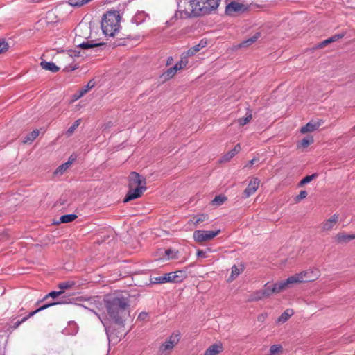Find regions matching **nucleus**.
Returning <instances> with one entry per match:
<instances>
[{
    "instance_id": "obj_1",
    "label": "nucleus",
    "mask_w": 355,
    "mask_h": 355,
    "mask_svg": "<svg viewBox=\"0 0 355 355\" xmlns=\"http://www.w3.org/2000/svg\"><path fill=\"white\" fill-rule=\"evenodd\" d=\"M129 300L121 294L105 300V307L109 317L116 323L122 324L129 316Z\"/></svg>"
},
{
    "instance_id": "obj_2",
    "label": "nucleus",
    "mask_w": 355,
    "mask_h": 355,
    "mask_svg": "<svg viewBox=\"0 0 355 355\" xmlns=\"http://www.w3.org/2000/svg\"><path fill=\"white\" fill-rule=\"evenodd\" d=\"M121 17L118 11H108L103 17L101 29L110 37H115L120 31Z\"/></svg>"
},
{
    "instance_id": "obj_3",
    "label": "nucleus",
    "mask_w": 355,
    "mask_h": 355,
    "mask_svg": "<svg viewBox=\"0 0 355 355\" xmlns=\"http://www.w3.org/2000/svg\"><path fill=\"white\" fill-rule=\"evenodd\" d=\"M92 24L80 23L75 28L74 44L81 49L92 48L93 44H89L88 40L91 37Z\"/></svg>"
},
{
    "instance_id": "obj_4",
    "label": "nucleus",
    "mask_w": 355,
    "mask_h": 355,
    "mask_svg": "<svg viewBox=\"0 0 355 355\" xmlns=\"http://www.w3.org/2000/svg\"><path fill=\"white\" fill-rule=\"evenodd\" d=\"M185 15L187 17H195L207 14L203 0H190L184 2Z\"/></svg>"
},
{
    "instance_id": "obj_5",
    "label": "nucleus",
    "mask_w": 355,
    "mask_h": 355,
    "mask_svg": "<svg viewBox=\"0 0 355 355\" xmlns=\"http://www.w3.org/2000/svg\"><path fill=\"white\" fill-rule=\"evenodd\" d=\"M185 277V272L182 270H177L166 273L162 276L155 278V283L163 284L166 282H181Z\"/></svg>"
},
{
    "instance_id": "obj_6",
    "label": "nucleus",
    "mask_w": 355,
    "mask_h": 355,
    "mask_svg": "<svg viewBox=\"0 0 355 355\" xmlns=\"http://www.w3.org/2000/svg\"><path fill=\"white\" fill-rule=\"evenodd\" d=\"M220 232V230L216 231L196 230L193 232V238L196 242L202 243L212 240L214 237L218 236Z\"/></svg>"
},
{
    "instance_id": "obj_7",
    "label": "nucleus",
    "mask_w": 355,
    "mask_h": 355,
    "mask_svg": "<svg viewBox=\"0 0 355 355\" xmlns=\"http://www.w3.org/2000/svg\"><path fill=\"white\" fill-rule=\"evenodd\" d=\"M303 283L314 282L318 279L321 273L320 270L316 268H311L308 270L299 272Z\"/></svg>"
},
{
    "instance_id": "obj_8",
    "label": "nucleus",
    "mask_w": 355,
    "mask_h": 355,
    "mask_svg": "<svg viewBox=\"0 0 355 355\" xmlns=\"http://www.w3.org/2000/svg\"><path fill=\"white\" fill-rule=\"evenodd\" d=\"M128 188L129 190L123 200L124 202H128L132 200L140 198L143 193L146 190V185Z\"/></svg>"
},
{
    "instance_id": "obj_9",
    "label": "nucleus",
    "mask_w": 355,
    "mask_h": 355,
    "mask_svg": "<svg viewBox=\"0 0 355 355\" xmlns=\"http://www.w3.org/2000/svg\"><path fill=\"white\" fill-rule=\"evenodd\" d=\"M248 10V7L237 1H232L227 5L225 8V13L228 15H234L236 13L244 12Z\"/></svg>"
},
{
    "instance_id": "obj_10",
    "label": "nucleus",
    "mask_w": 355,
    "mask_h": 355,
    "mask_svg": "<svg viewBox=\"0 0 355 355\" xmlns=\"http://www.w3.org/2000/svg\"><path fill=\"white\" fill-rule=\"evenodd\" d=\"M180 340L179 334H172L171 336L161 345L159 349L162 352L172 350Z\"/></svg>"
},
{
    "instance_id": "obj_11",
    "label": "nucleus",
    "mask_w": 355,
    "mask_h": 355,
    "mask_svg": "<svg viewBox=\"0 0 355 355\" xmlns=\"http://www.w3.org/2000/svg\"><path fill=\"white\" fill-rule=\"evenodd\" d=\"M146 180L137 172H131L128 176V187L146 186Z\"/></svg>"
},
{
    "instance_id": "obj_12",
    "label": "nucleus",
    "mask_w": 355,
    "mask_h": 355,
    "mask_svg": "<svg viewBox=\"0 0 355 355\" xmlns=\"http://www.w3.org/2000/svg\"><path fill=\"white\" fill-rule=\"evenodd\" d=\"M270 293L269 291V287H266L263 289L256 291L251 293L248 298V302H257L266 298H268L270 296Z\"/></svg>"
},
{
    "instance_id": "obj_13",
    "label": "nucleus",
    "mask_w": 355,
    "mask_h": 355,
    "mask_svg": "<svg viewBox=\"0 0 355 355\" xmlns=\"http://www.w3.org/2000/svg\"><path fill=\"white\" fill-rule=\"evenodd\" d=\"M339 220V215L337 214H334L327 220L323 221L320 227L322 232H329L332 230L334 227L337 225L338 221Z\"/></svg>"
},
{
    "instance_id": "obj_14",
    "label": "nucleus",
    "mask_w": 355,
    "mask_h": 355,
    "mask_svg": "<svg viewBox=\"0 0 355 355\" xmlns=\"http://www.w3.org/2000/svg\"><path fill=\"white\" fill-rule=\"evenodd\" d=\"M100 35L99 28L97 26H92L91 37H89L88 42L89 44H94L92 45V48L104 44L103 42H100Z\"/></svg>"
},
{
    "instance_id": "obj_15",
    "label": "nucleus",
    "mask_w": 355,
    "mask_h": 355,
    "mask_svg": "<svg viewBox=\"0 0 355 355\" xmlns=\"http://www.w3.org/2000/svg\"><path fill=\"white\" fill-rule=\"evenodd\" d=\"M60 304V303L59 302H53V303L46 304H44V305L40 306V308H38L37 309L35 310L34 311L30 312L26 316L24 317L21 320H17V322H15L14 323L13 327L14 328H17L20 324L24 323L25 321H26L31 317H32L34 315H35L37 313H38V312H40L41 311L45 310V309H46L47 308H49L50 306H54V305H56V304Z\"/></svg>"
},
{
    "instance_id": "obj_16",
    "label": "nucleus",
    "mask_w": 355,
    "mask_h": 355,
    "mask_svg": "<svg viewBox=\"0 0 355 355\" xmlns=\"http://www.w3.org/2000/svg\"><path fill=\"white\" fill-rule=\"evenodd\" d=\"M260 184V180L257 178H253L250 180L248 185L243 191L245 198H249L254 194L258 189Z\"/></svg>"
},
{
    "instance_id": "obj_17",
    "label": "nucleus",
    "mask_w": 355,
    "mask_h": 355,
    "mask_svg": "<svg viewBox=\"0 0 355 355\" xmlns=\"http://www.w3.org/2000/svg\"><path fill=\"white\" fill-rule=\"evenodd\" d=\"M207 44V40L202 39L198 44L191 47L186 52H184L183 54L188 58V57L194 55L202 49L206 47Z\"/></svg>"
},
{
    "instance_id": "obj_18",
    "label": "nucleus",
    "mask_w": 355,
    "mask_h": 355,
    "mask_svg": "<svg viewBox=\"0 0 355 355\" xmlns=\"http://www.w3.org/2000/svg\"><path fill=\"white\" fill-rule=\"evenodd\" d=\"M223 351V345L221 342L211 345L204 352L203 355H218Z\"/></svg>"
},
{
    "instance_id": "obj_19",
    "label": "nucleus",
    "mask_w": 355,
    "mask_h": 355,
    "mask_svg": "<svg viewBox=\"0 0 355 355\" xmlns=\"http://www.w3.org/2000/svg\"><path fill=\"white\" fill-rule=\"evenodd\" d=\"M322 123L320 121L318 122H309L304 126H302L300 128V132L302 134H306L308 132H311L316 130L320 125Z\"/></svg>"
},
{
    "instance_id": "obj_20",
    "label": "nucleus",
    "mask_w": 355,
    "mask_h": 355,
    "mask_svg": "<svg viewBox=\"0 0 355 355\" xmlns=\"http://www.w3.org/2000/svg\"><path fill=\"white\" fill-rule=\"evenodd\" d=\"M288 288L289 287L286 283V280L285 279L275 284L271 288H269V291L270 295H272L273 293H279Z\"/></svg>"
},
{
    "instance_id": "obj_21",
    "label": "nucleus",
    "mask_w": 355,
    "mask_h": 355,
    "mask_svg": "<svg viewBox=\"0 0 355 355\" xmlns=\"http://www.w3.org/2000/svg\"><path fill=\"white\" fill-rule=\"evenodd\" d=\"M314 139L313 136H308L303 139H302L300 142L297 144V148L302 151L304 150L308 146L313 144Z\"/></svg>"
},
{
    "instance_id": "obj_22",
    "label": "nucleus",
    "mask_w": 355,
    "mask_h": 355,
    "mask_svg": "<svg viewBox=\"0 0 355 355\" xmlns=\"http://www.w3.org/2000/svg\"><path fill=\"white\" fill-rule=\"evenodd\" d=\"M73 58L71 55L69 53H64L62 55V64L64 66V69L66 71H73L76 69V67H71L68 65V64L73 62Z\"/></svg>"
},
{
    "instance_id": "obj_23",
    "label": "nucleus",
    "mask_w": 355,
    "mask_h": 355,
    "mask_svg": "<svg viewBox=\"0 0 355 355\" xmlns=\"http://www.w3.org/2000/svg\"><path fill=\"white\" fill-rule=\"evenodd\" d=\"M336 241L338 243H347L351 240L355 239V234H347L345 233H338L335 236Z\"/></svg>"
},
{
    "instance_id": "obj_24",
    "label": "nucleus",
    "mask_w": 355,
    "mask_h": 355,
    "mask_svg": "<svg viewBox=\"0 0 355 355\" xmlns=\"http://www.w3.org/2000/svg\"><path fill=\"white\" fill-rule=\"evenodd\" d=\"M203 2L205 3V7L208 14L218 7L220 0H203Z\"/></svg>"
},
{
    "instance_id": "obj_25",
    "label": "nucleus",
    "mask_w": 355,
    "mask_h": 355,
    "mask_svg": "<svg viewBox=\"0 0 355 355\" xmlns=\"http://www.w3.org/2000/svg\"><path fill=\"white\" fill-rule=\"evenodd\" d=\"M40 65L43 69L51 71L53 73H55V72L58 71L60 69V67L56 66V64L53 62L42 61L40 63Z\"/></svg>"
},
{
    "instance_id": "obj_26",
    "label": "nucleus",
    "mask_w": 355,
    "mask_h": 355,
    "mask_svg": "<svg viewBox=\"0 0 355 355\" xmlns=\"http://www.w3.org/2000/svg\"><path fill=\"white\" fill-rule=\"evenodd\" d=\"M260 37V33H257L254 34L252 37L243 41V42L238 44L236 46L237 49L242 48V47H248L250 45H252L253 43H254L258 38Z\"/></svg>"
},
{
    "instance_id": "obj_27",
    "label": "nucleus",
    "mask_w": 355,
    "mask_h": 355,
    "mask_svg": "<svg viewBox=\"0 0 355 355\" xmlns=\"http://www.w3.org/2000/svg\"><path fill=\"white\" fill-rule=\"evenodd\" d=\"M286 280V283L288 284V287H291L293 284L303 283V280L301 279V276H300V273H296V274L289 277Z\"/></svg>"
},
{
    "instance_id": "obj_28",
    "label": "nucleus",
    "mask_w": 355,
    "mask_h": 355,
    "mask_svg": "<svg viewBox=\"0 0 355 355\" xmlns=\"http://www.w3.org/2000/svg\"><path fill=\"white\" fill-rule=\"evenodd\" d=\"M208 216L207 214H198L189 220V223H192L194 226L198 225L200 223L207 220Z\"/></svg>"
},
{
    "instance_id": "obj_29",
    "label": "nucleus",
    "mask_w": 355,
    "mask_h": 355,
    "mask_svg": "<svg viewBox=\"0 0 355 355\" xmlns=\"http://www.w3.org/2000/svg\"><path fill=\"white\" fill-rule=\"evenodd\" d=\"M283 347L281 345H272L269 349L268 355H280L283 353Z\"/></svg>"
},
{
    "instance_id": "obj_30",
    "label": "nucleus",
    "mask_w": 355,
    "mask_h": 355,
    "mask_svg": "<svg viewBox=\"0 0 355 355\" xmlns=\"http://www.w3.org/2000/svg\"><path fill=\"white\" fill-rule=\"evenodd\" d=\"M38 135L39 130L37 129L34 130L24 138L23 142L24 144H31L38 137Z\"/></svg>"
},
{
    "instance_id": "obj_31",
    "label": "nucleus",
    "mask_w": 355,
    "mask_h": 355,
    "mask_svg": "<svg viewBox=\"0 0 355 355\" xmlns=\"http://www.w3.org/2000/svg\"><path fill=\"white\" fill-rule=\"evenodd\" d=\"M80 123H81L80 119L76 120L75 122L73 123V124L71 127H69L68 128V130L66 131L65 135L67 137H71L73 134V132H75L76 128L80 125Z\"/></svg>"
},
{
    "instance_id": "obj_32",
    "label": "nucleus",
    "mask_w": 355,
    "mask_h": 355,
    "mask_svg": "<svg viewBox=\"0 0 355 355\" xmlns=\"http://www.w3.org/2000/svg\"><path fill=\"white\" fill-rule=\"evenodd\" d=\"M293 314V311L291 309H286L282 315L279 317L277 321L280 323H284L287 321L290 317Z\"/></svg>"
},
{
    "instance_id": "obj_33",
    "label": "nucleus",
    "mask_w": 355,
    "mask_h": 355,
    "mask_svg": "<svg viewBox=\"0 0 355 355\" xmlns=\"http://www.w3.org/2000/svg\"><path fill=\"white\" fill-rule=\"evenodd\" d=\"M252 119V114L250 110L246 114L245 117H241L238 119L237 122L239 123L240 126H244L245 124L248 123Z\"/></svg>"
},
{
    "instance_id": "obj_34",
    "label": "nucleus",
    "mask_w": 355,
    "mask_h": 355,
    "mask_svg": "<svg viewBox=\"0 0 355 355\" xmlns=\"http://www.w3.org/2000/svg\"><path fill=\"white\" fill-rule=\"evenodd\" d=\"M187 58L182 53L181 56V60L174 65V67L176 69L177 71H179L184 68L187 65Z\"/></svg>"
},
{
    "instance_id": "obj_35",
    "label": "nucleus",
    "mask_w": 355,
    "mask_h": 355,
    "mask_svg": "<svg viewBox=\"0 0 355 355\" xmlns=\"http://www.w3.org/2000/svg\"><path fill=\"white\" fill-rule=\"evenodd\" d=\"M95 85V83L94 80H89L87 85L83 87L81 89L79 90V96H83L89 89L93 88Z\"/></svg>"
},
{
    "instance_id": "obj_36",
    "label": "nucleus",
    "mask_w": 355,
    "mask_h": 355,
    "mask_svg": "<svg viewBox=\"0 0 355 355\" xmlns=\"http://www.w3.org/2000/svg\"><path fill=\"white\" fill-rule=\"evenodd\" d=\"M77 218V216L76 214H66L63 215L60 218V221L62 223H67L73 221Z\"/></svg>"
},
{
    "instance_id": "obj_37",
    "label": "nucleus",
    "mask_w": 355,
    "mask_h": 355,
    "mask_svg": "<svg viewBox=\"0 0 355 355\" xmlns=\"http://www.w3.org/2000/svg\"><path fill=\"white\" fill-rule=\"evenodd\" d=\"M165 254L168 259H176L178 258V251L175 250L167 249L165 250Z\"/></svg>"
},
{
    "instance_id": "obj_38",
    "label": "nucleus",
    "mask_w": 355,
    "mask_h": 355,
    "mask_svg": "<svg viewBox=\"0 0 355 355\" xmlns=\"http://www.w3.org/2000/svg\"><path fill=\"white\" fill-rule=\"evenodd\" d=\"M72 164V162L68 161L60 165L55 171V174H62Z\"/></svg>"
},
{
    "instance_id": "obj_39",
    "label": "nucleus",
    "mask_w": 355,
    "mask_h": 355,
    "mask_svg": "<svg viewBox=\"0 0 355 355\" xmlns=\"http://www.w3.org/2000/svg\"><path fill=\"white\" fill-rule=\"evenodd\" d=\"M236 154L234 153L232 150L225 153L220 159V163H225L229 162L233 158Z\"/></svg>"
},
{
    "instance_id": "obj_40",
    "label": "nucleus",
    "mask_w": 355,
    "mask_h": 355,
    "mask_svg": "<svg viewBox=\"0 0 355 355\" xmlns=\"http://www.w3.org/2000/svg\"><path fill=\"white\" fill-rule=\"evenodd\" d=\"M243 268H239L236 266H233L232 268V273L230 275V279L232 280H234L236 279L239 275L241 274V272L243 271Z\"/></svg>"
},
{
    "instance_id": "obj_41",
    "label": "nucleus",
    "mask_w": 355,
    "mask_h": 355,
    "mask_svg": "<svg viewBox=\"0 0 355 355\" xmlns=\"http://www.w3.org/2000/svg\"><path fill=\"white\" fill-rule=\"evenodd\" d=\"M318 175L316 173L312 174L311 175H306L303 179H302L299 183L300 186H303L307 183H309L311 181L316 178Z\"/></svg>"
},
{
    "instance_id": "obj_42",
    "label": "nucleus",
    "mask_w": 355,
    "mask_h": 355,
    "mask_svg": "<svg viewBox=\"0 0 355 355\" xmlns=\"http://www.w3.org/2000/svg\"><path fill=\"white\" fill-rule=\"evenodd\" d=\"M227 200L226 197L218 196L212 200V204L216 206L221 205Z\"/></svg>"
},
{
    "instance_id": "obj_43",
    "label": "nucleus",
    "mask_w": 355,
    "mask_h": 355,
    "mask_svg": "<svg viewBox=\"0 0 355 355\" xmlns=\"http://www.w3.org/2000/svg\"><path fill=\"white\" fill-rule=\"evenodd\" d=\"M177 70L176 69L173 67H171L169 68L166 72H165V76H166L167 78H171L172 77H173L175 73H177Z\"/></svg>"
},
{
    "instance_id": "obj_44",
    "label": "nucleus",
    "mask_w": 355,
    "mask_h": 355,
    "mask_svg": "<svg viewBox=\"0 0 355 355\" xmlns=\"http://www.w3.org/2000/svg\"><path fill=\"white\" fill-rule=\"evenodd\" d=\"M8 47V44L6 42L0 40V54L7 51Z\"/></svg>"
},
{
    "instance_id": "obj_45",
    "label": "nucleus",
    "mask_w": 355,
    "mask_h": 355,
    "mask_svg": "<svg viewBox=\"0 0 355 355\" xmlns=\"http://www.w3.org/2000/svg\"><path fill=\"white\" fill-rule=\"evenodd\" d=\"M69 3L72 6H81L85 3L84 0H69Z\"/></svg>"
},
{
    "instance_id": "obj_46",
    "label": "nucleus",
    "mask_w": 355,
    "mask_h": 355,
    "mask_svg": "<svg viewBox=\"0 0 355 355\" xmlns=\"http://www.w3.org/2000/svg\"><path fill=\"white\" fill-rule=\"evenodd\" d=\"M64 293L63 291H51V293H49L48 295H46L44 300L46 299L47 297H51L53 298H55L59 295H60L61 294H62Z\"/></svg>"
},
{
    "instance_id": "obj_47",
    "label": "nucleus",
    "mask_w": 355,
    "mask_h": 355,
    "mask_svg": "<svg viewBox=\"0 0 355 355\" xmlns=\"http://www.w3.org/2000/svg\"><path fill=\"white\" fill-rule=\"evenodd\" d=\"M307 196V192L306 191H301L295 198L296 202H300L302 199L305 198Z\"/></svg>"
},
{
    "instance_id": "obj_48",
    "label": "nucleus",
    "mask_w": 355,
    "mask_h": 355,
    "mask_svg": "<svg viewBox=\"0 0 355 355\" xmlns=\"http://www.w3.org/2000/svg\"><path fill=\"white\" fill-rule=\"evenodd\" d=\"M343 37H344V34H337V35H334L332 37L328 38V40L329 41V43L331 44L332 42L337 41L339 39L343 38Z\"/></svg>"
},
{
    "instance_id": "obj_49",
    "label": "nucleus",
    "mask_w": 355,
    "mask_h": 355,
    "mask_svg": "<svg viewBox=\"0 0 355 355\" xmlns=\"http://www.w3.org/2000/svg\"><path fill=\"white\" fill-rule=\"evenodd\" d=\"M196 255L198 257L207 258L208 257L207 252L202 250H197Z\"/></svg>"
},
{
    "instance_id": "obj_50",
    "label": "nucleus",
    "mask_w": 355,
    "mask_h": 355,
    "mask_svg": "<svg viewBox=\"0 0 355 355\" xmlns=\"http://www.w3.org/2000/svg\"><path fill=\"white\" fill-rule=\"evenodd\" d=\"M329 44H330L329 41L328 39H327V40H324V41L321 42L318 44V48H323V47L326 46L327 45H328Z\"/></svg>"
},
{
    "instance_id": "obj_51",
    "label": "nucleus",
    "mask_w": 355,
    "mask_h": 355,
    "mask_svg": "<svg viewBox=\"0 0 355 355\" xmlns=\"http://www.w3.org/2000/svg\"><path fill=\"white\" fill-rule=\"evenodd\" d=\"M241 147L240 144H237L234 146V148L232 149V151H233L234 153L237 154V153H239L241 151Z\"/></svg>"
},
{
    "instance_id": "obj_52",
    "label": "nucleus",
    "mask_w": 355,
    "mask_h": 355,
    "mask_svg": "<svg viewBox=\"0 0 355 355\" xmlns=\"http://www.w3.org/2000/svg\"><path fill=\"white\" fill-rule=\"evenodd\" d=\"M258 161V159L257 158H253L252 160H250L246 165L245 167L246 168H250L256 162Z\"/></svg>"
},
{
    "instance_id": "obj_53",
    "label": "nucleus",
    "mask_w": 355,
    "mask_h": 355,
    "mask_svg": "<svg viewBox=\"0 0 355 355\" xmlns=\"http://www.w3.org/2000/svg\"><path fill=\"white\" fill-rule=\"evenodd\" d=\"M69 284L68 283L64 282L59 284V288L63 291L64 289L69 288Z\"/></svg>"
},
{
    "instance_id": "obj_54",
    "label": "nucleus",
    "mask_w": 355,
    "mask_h": 355,
    "mask_svg": "<svg viewBox=\"0 0 355 355\" xmlns=\"http://www.w3.org/2000/svg\"><path fill=\"white\" fill-rule=\"evenodd\" d=\"M148 316V314L145 312H142L141 313L139 316H138V319H140V320H145Z\"/></svg>"
},
{
    "instance_id": "obj_55",
    "label": "nucleus",
    "mask_w": 355,
    "mask_h": 355,
    "mask_svg": "<svg viewBox=\"0 0 355 355\" xmlns=\"http://www.w3.org/2000/svg\"><path fill=\"white\" fill-rule=\"evenodd\" d=\"M173 19H176V15L171 18V21H166V24L168 26H172L173 25V22L171 21Z\"/></svg>"
},
{
    "instance_id": "obj_56",
    "label": "nucleus",
    "mask_w": 355,
    "mask_h": 355,
    "mask_svg": "<svg viewBox=\"0 0 355 355\" xmlns=\"http://www.w3.org/2000/svg\"><path fill=\"white\" fill-rule=\"evenodd\" d=\"M265 318V315L263 314H261L260 315L258 316V320L259 321H261L263 320V319Z\"/></svg>"
},
{
    "instance_id": "obj_57",
    "label": "nucleus",
    "mask_w": 355,
    "mask_h": 355,
    "mask_svg": "<svg viewBox=\"0 0 355 355\" xmlns=\"http://www.w3.org/2000/svg\"><path fill=\"white\" fill-rule=\"evenodd\" d=\"M73 97L76 100H78V98H81L82 96H79V92L73 95Z\"/></svg>"
},
{
    "instance_id": "obj_58",
    "label": "nucleus",
    "mask_w": 355,
    "mask_h": 355,
    "mask_svg": "<svg viewBox=\"0 0 355 355\" xmlns=\"http://www.w3.org/2000/svg\"><path fill=\"white\" fill-rule=\"evenodd\" d=\"M74 160H75V158H73V157H72V156H71V157H69V161H70V162H73Z\"/></svg>"
},
{
    "instance_id": "obj_59",
    "label": "nucleus",
    "mask_w": 355,
    "mask_h": 355,
    "mask_svg": "<svg viewBox=\"0 0 355 355\" xmlns=\"http://www.w3.org/2000/svg\"><path fill=\"white\" fill-rule=\"evenodd\" d=\"M353 129L355 130V125L353 127Z\"/></svg>"
}]
</instances>
